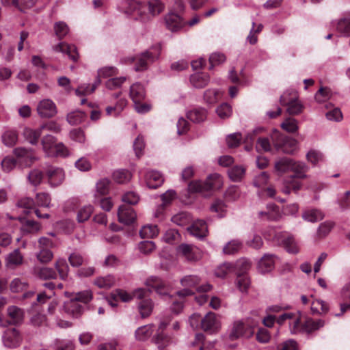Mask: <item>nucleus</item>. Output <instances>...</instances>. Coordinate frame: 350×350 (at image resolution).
<instances>
[{
	"label": "nucleus",
	"mask_w": 350,
	"mask_h": 350,
	"mask_svg": "<svg viewBox=\"0 0 350 350\" xmlns=\"http://www.w3.org/2000/svg\"><path fill=\"white\" fill-rule=\"evenodd\" d=\"M272 142L277 149H281L284 153L293 154L298 148V142L292 137H284L275 130L271 135Z\"/></svg>",
	"instance_id": "nucleus-1"
},
{
	"label": "nucleus",
	"mask_w": 350,
	"mask_h": 350,
	"mask_svg": "<svg viewBox=\"0 0 350 350\" xmlns=\"http://www.w3.org/2000/svg\"><path fill=\"white\" fill-rule=\"evenodd\" d=\"M159 56V49L149 50L142 53L135 59V61L136 62L135 70L136 71H143L146 70L148 65L158 59Z\"/></svg>",
	"instance_id": "nucleus-2"
},
{
	"label": "nucleus",
	"mask_w": 350,
	"mask_h": 350,
	"mask_svg": "<svg viewBox=\"0 0 350 350\" xmlns=\"http://www.w3.org/2000/svg\"><path fill=\"white\" fill-rule=\"evenodd\" d=\"M152 340L159 350H164L176 342L175 333L156 332Z\"/></svg>",
	"instance_id": "nucleus-3"
},
{
	"label": "nucleus",
	"mask_w": 350,
	"mask_h": 350,
	"mask_svg": "<svg viewBox=\"0 0 350 350\" xmlns=\"http://www.w3.org/2000/svg\"><path fill=\"white\" fill-rule=\"evenodd\" d=\"M200 278L195 275H186L180 280L183 286L189 288H196L198 292H208L212 288V286L208 283L199 285Z\"/></svg>",
	"instance_id": "nucleus-4"
},
{
	"label": "nucleus",
	"mask_w": 350,
	"mask_h": 350,
	"mask_svg": "<svg viewBox=\"0 0 350 350\" xmlns=\"http://www.w3.org/2000/svg\"><path fill=\"white\" fill-rule=\"evenodd\" d=\"M289 94L285 92L280 98V104L286 105V111L291 115H297L302 111L303 106L295 96L291 99L287 97Z\"/></svg>",
	"instance_id": "nucleus-5"
},
{
	"label": "nucleus",
	"mask_w": 350,
	"mask_h": 350,
	"mask_svg": "<svg viewBox=\"0 0 350 350\" xmlns=\"http://www.w3.org/2000/svg\"><path fill=\"white\" fill-rule=\"evenodd\" d=\"M220 326L219 319L213 312H208L202 320V329L211 334L218 332Z\"/></svg>",
	"instance_id": "nucleus-6"
},
{
	"label": "nucleus",
	"mask_w": 350,
	"mask_h": 350,
	"mask_svg": "<svg viewBox=\"0 0 350 350\" xmlns=\"http://www.w3.org/2000/svg\"><path fill=\"white\" fill-rule=\"evenodd\" d=\"M37 111L38 115L44 118H52L57 112L55 104L50 99L41 100L37 106Z\"/></svg>",
	"instance_id": "nucleus-7"
},
{
	"label": "nucleus",
	"mask_w": 350,
	"mask_h": 350,
	"mask_svg": "<svg viewBox=\"0 0 350 350\" xmlns=\"http://www.w3.org/2000/svg\"><path fill=\"white\" fill-rule=\"evenodd\" d=\"M22 337L15 328L8 329L3 335V342L5 347L16 348L20 345Z\"/></svg>",
	"instance_id": "nucleus-8"
},
{
	"label": "nucleus",
	"mask_w": 350,
	"mask_h": 350,
	"mask_svg": "<svg viewBox=\"0 0 350 350\" xmlns=\"http://www.w3.org/2000/svg\"><path fill=\"white\" fill-rule=\"evenodd\" d=\"M118 221L125 225L132 224L137 218L136 213L130 206L122 204L118 211Z\"/></svg>",
	"instance_id": "nucleus-9"
},
{
	"label": "nucleus",
	"mask_w": 350,
	"mask_h": 350,
	"mask_svg": "<svg viewBox=\"0 0 350 350\" xmlns=\"http://www.w3.org/2000/svg\"><path fill=\"white\" fill-rule=\"evenodd\" d=\"M49 184L51 187H55L60 185L65 178V174L62 168L50 167L46 172Z\"/></svg>",
	"instance_id": "nucleus-10"
},
{
	"label": "nucleus",
	"mask_w": 350,
	"mask_h": 350,
	"mask_svg": "<svg viewBox=\"0 0 350 350\" xmlns=\"http://www.w3.org/2000/svg\"><path fill=\"white\" fill-rule=\"evenodd\" d=\"M63 310L68 315L77 318L83 312L84 306L70 296V299L64 302Z\"/></svg>",
	"instance_id": "nucleus-11"
},
{
	"label": "nucleus",
	"mask_w": 350,
	"mask_h": 350,
	"mask_svg": "<svg viewBox=\"0 0 350 350\" xmlns=\"http://www.w3.org/2000/svg\"><path fill=\"white\" fill-rule=\"evenodd\" d=\"M297 178L292 175L284 178L282 181V192L286 195H289L291 191L297 193L302 187V183Z\"/></svg>",
	"instance_id": "nucleus-12"
},
{
	"label": "nucleus",
	"mask_w": 350,
	"mask_h": 350,
	"mask_svg": "<svg viewBox=\"0 0 350 350\" xmlns=\"http://www.w3.org/2000/svg\"><path fill=\"white\" fill-rule=\"evenodd\" d=\"M278 257L274 254H265L258 262V270L262 273L271 271L275 267Z\"/></svg>",
	"instance_id": "nucleus-13"
},
{
	"label": "nucleus",
	"mask_w": 350,
	"mask_h": 350,
	"mask_svg": "<svg viewBox=\"0 0 350 350\" xmlns=\"http://www.w3.org/2000/svg\"><path fill=\"white\" fill-rule=\"evenodd\" d=\"M188 232L193 237L202 239L207 236L208 227L206 222L202 219L195 221L187 228Z\"/></svg>",
	"instance_id": "nucleus-14"
},
{
	"label": "nucleus",
	"mask_w": 350,
	"mask_h": 350,
	"mask_svg": "<svg viewBox=\"0 0 350 350\" xmlns=\"http://www.w3.org/2000/svg\"><path fill=\"white\" fill-rule=\"evenodd\" d=\"M53 49L55 52L67 54L74 62H77L78 60L79 54L75 45L68 44L64 42H62L54 46Z\"/></svg>",
	"instance_id": "nucleus-15"
},
{
	"label": "nucleus",
	"mask_w": 350,
	"mask_h": 350,
	"mask_svg": "<svg viewBox=\"0 0 350 350\" xmlns=\"http://www.w3.org/2000/svg\"><path fill=\"white\" fill-rule=\"evenodd\" d=\"M278 240L282 243L286 251L289 253L297 254L299 252V247L295 239L286 234L280 233L277 234Z\"/></svg>",
	"instance_id": "nucleus-16"
},
{
	"label": "nucleus",
	"mask_w": 350,
	"mask_h": 350,
	"mask_svg": "<svg viewBox=\"0 0 350 350\" xmlns=\"http://www.w3.org/2000/svg\"><path fill=\"white\" fill-rule=\"evenodd\" d=\"M5 262L8 268L14 269L23 264V256L19 249H16L6 256Z\"/></svg>",
	"instance_id": "nucleus-17"
},
{
	"label": "nucleus",
	"mask_w": 350,
	"mask_h": 350,
	"mask_svg": "<svg viewBox=\"0 0 350 350\" xmlns=\"http://www.w3.org/2000/svg\"><path fill=\"white\" fill-rule=\"evenodd\" d=\"M258 217L262 220H277L280 217L278 206L273 204H268L265 210L258 212Z\"/></svg>",
	"instance_id": "nucleus-18"
},
{
	"label": "nucleus",
	"mask_w": 350,
	"mask_h": 350,
	"mask_svg": "<svg viewBox=\"0 0 350 350\" xmlns=\"http://www.w3.org/2000/svg\"><path fill=\"white\" fill-rule=\"evenodd\" d=\"M129 96L134 103L142 102L146 96L144 87L139 83H135L130 87Z\"/></svg>",
	"instance_id": "nucleus-19"
},
{
	"label": "nucleus",
	"mask_w": 350,
	"mask_h": 350,
	"mask_svg": "<svg viewBox=\"0 0 350 350\" xmlns=\"http://www.w3.org/2000/svg\"><path fill=\"white\" fill-rule=\"evenodd\" d=\"M210 81L208 74L205 72H196L191 75L190 83L196 88H203Z\"/></svg>",
	"instance_id": "nucleus-20"
},
{
	"label": "nucleus",
	"mask_w": 350,
	"mask_h": 350,
	"mask_svg": "<svg viewBox=\"0 0 350 350\" xmlns=\"http://www.w3.org/2000/svg\"><path fill=\"white\" fill-rule=\"evenodd\" d=\"M163 183V178L160 172L150 171L146 174V185L150 189H157Z\"/></svg>",
	"instance_id": "nucleus-21"
},
{
	"label": "nucleus",
	"mask_w": 350,
	"mask_h": 350,
	"mask_svg": "<svg viewBox=\"0 0 350 350\" xmlns=\"http://www.w3.org/2000/svg\"><path fill=\"white\" fill-rule=\"evenodd\" d=\"M165 21L167 29L172 31H177L183 25L181 18L174 13L167 14L165 17Z\"/></svg>",
	"instance_id": "nucleus-22"
},
{
	"label": "nucleus",
	"mask_w": 350,
	"mask_h": 350,
	"mask_svg": "<svg viewBox=\"0 0 350 350\" xmlns=\"http://www.w3.org/2000/svg\"><path fill=\"white\" fill-rule=\"evenodd\" d=\"M204 185L205 191L219 189L222 186V180L218 174H211L204 182Z\"/></svg>",
	"instance_id": "nucleus-23"
},
{
	"label": "nucleus",
	"mask_w": 350,
	"mask_h": 350,
	"mask_svg": "<svg viewBox=\"0 0 350 350\" xmlns=\"http://www.w3.org/2000/svg\"><path fill=\"white\" fill-rule=\"evenodd\" d=\"M42 134L40 127L33 129L26 127L23 129V135L26 141L32 145L37 144L38 139Z\"/></svg>",
	"instance_id": "nucleus-24"
},
{
	"label": "nucleus",
	"mask_w": 350,
	"mask_h": 350,
	"mask_svg": "<svg viewBox=\"0 0 350 350\" xmlns=\"http://www.w3.org/2000/svg\"><path fill=\"white\" fill-rule=\"evenodd\" d=\"M293 159L283 157L275 162L274 169L275 172L282 175L284 173L288 172L292 168Z\"/></svg>",
	"instance_id": "nucleus-25"
},
{
	"label": "nucleus",
	"mask_w": 350,
	"mask_h": 350,
	"mask_svg": "<svg viewBox=\"0 0 350 350\" xmlns=\"http://www.w3.org/2000/svg\"><path fill=\"white\" fill-rule=\"evenodd\" d=\"M100 82V79L98 77H96L94 83L92 85L89 83H83L75 90V94L77 96H85L90 94L95 91Z\"/></svg>",
	"instance_id": "nucleus-26"
},
{
	"label": "nucleus",
	"mask_w": 350,
	"mask_h": 350,
	"mask_svg": "<svg viewBox=\"0 0 350 350\" xmlns=\"http://www.w3.org/2000/svg\"><path fill=\"white\" fill-rule=\"evenodd\" d=\"M177 252L179 254L190 261L197 260L198 258L191 245L181 244L178 247Z\"/></svg>",
	"instance_id": "nucleus-27"
},
{
	"label": "nucleus",
	"mask_w": 350,
	"mask_h": 350,
	"mask_svg": "<svg viewBox=\"0 0 350 350\" xmlns=\"http://www.w3.org/2000/svg\"><path fill=\"white\" fill-rule=\"evenodd\" d=\"M292 165L291 171L295 173L293 176L301 179L307 178L306 172L308 170V167L305 163L293 160Z\"/></svg>",
	"instance_id": "nucleus-28"
},
{
	"label": "nucleus",
	"mask_w": 350,
	"mask_h": 350,
	"mask_svg": "<svg viewBox=\"0 0 350 350\" xmlns=\"http://www.w3.org/2000/svg\"><path fill=\"white\" fill-rule=\"evenodd\" d=\"M153 324H148L137 328L135 332L136 340L144 341L147 340L152 334Z\"/></svg>",
	"instance_id": "nucleus-29"
},
{
	"label": "nucleus",
	"mask_w": 350,
	"mask_h": 350,
	"mask_svg": "<svg viewBox=\"0 0 350 350\" xmlns=\"http://www.w3.org/2000/svg\"><path fill=\"white\" fill-rule=\"evenodd\" d=\"M42 144L44 151L48 156L53 157L55 152L54 146L57 145L55 137L51 135H45L42 139Z\"/></svg>",
	"instance_id": "nucleus-30"
},
{
	"label": "nucleus",
	"mask_w": 350,
	"mask_h": 350,
	"mask_svg": "<svg viewBox=\"0 0 350 350\" xmlns=\"http://www.w3.org/2000/svg\"><path fill=\"white\" fill-rule=\"evenodd\" d=\"M187 118L196 123H200L206 118V111L203 108H196L187 113Z\"/></svg>",
	"instance_id": "nucleus-31"
},
{
	"label": "nucleus",
	"mask_w": 350,
	"mask_h": 350,
	"mask_svg": "<svg viewBox=\"0 0 350 350\" xmlns=\"http://www.w3.org/2000/svg\"><path fill=\"white\" fill-rule=\"evenodd\" d=\"M148 12L152 16L161 14L165 9V5L161 0H149L147 2Z\"/></svg>",
	"instance_id": "nucleus-32"
},
{
	"label": "nucleus",
	"mask_w": 350,
	"mask_h": 350,
	"mask_svg": "<svg viewBox=\"0 0 350 350\" xmlns=\"http://www.w3.org/2000/svg\"><path fill=\"white\" fill-rule=\"evenodd\" d=\"M152 309L153 304L150 299H144L138 302V310L142 318L150 316Z\"/></svg>",
	"instance_id": "nucleus-33"
},
{
	"label": "nucleus",
	"mask_w": 350,
	"mask_h": 350,
	"mask_svg": "<svg viewBox=\"0 0 350 350\" xmlns=\"http://www.w3.org/2000/svg\"><path fill=\"white\" fill-rule=\"evenodd\" d=\"M55 267L62 280H66L68 276L69 267L64 258H59L55 263Z\"/></svg>",
	"instance_id": "nucleus-34"
},
{
	"label": "nucleus",
	"mask_w": 350,
	"mask_h": 350,
	"mask_svg": "<svg viewBox=\"0 0 350 350\" xmlns=\"http://www.w3.org/2000/svg\"><path fill=\"white\" fill-rule=\"evenodd\" d=\"M245 173V169L241 165H235L228 170V174L230 180L234 182L241 181Z\"/></svg>",
	"instance_id": "nucleus-35"
},
{
	"label": "nucleus",
	"mask_w": 350,
	"mask_h": 350,
	"mask_svg": "<svg viewBox=\"0 0 350 350\" xmlns=\"http://www.w3.org/2000/svg\"><path fill=\"white\" fill-rule=\"evenodd\" d=\"M220 97L221 93L217 89H208L204 93V100L208 105L215 104Z\"/></svg>",
	"instance_id": "nucleus-36"
},
{
	"label": "nucleus",
	"mask_w": 350,
	"mask_h": 350,
	"mask_svg": "<svg viewBox=\"0 0 350 350\" xmlns=\"http://www.w3.org/2000/svg\"><path fill=\"white\" fill-rule=\"evenodd\" d=\"M250 262L247 259L241 258L233 264L234 272L237 275H239V273L240 275H245V273L250 269Z\"/></svg>",
	"instance_id": "nucleus-37"
},
{
	"label": "nucleus",
	"mask_w": 350,
	"mask_h": 350,
	"mask_svg": "<svg viewBox=\"0 0 350 350\" xmlns=\"http://www.w3.org/2000/svg\"><path fill=\"white\" fill-rule=\"evenodd\" d=\"M324 324V321L321 319L314 321L308 319L304 323V332L311 333L323 327Z\"/></svg>",
	"instance_id": "nucleus-38"
},
{
	"label": "nucleus",
	"mask_w": 350,
	"mask_h": 350,
	"mask_svg": "<svg viewBox=\"0 0 350 350\" xmlns=\"http://www.w3.org/2000/svg\"><path fill=\"white\" fill-rule=\"evenodd\" d=\"M94 284L100 288H109L115 284V279L111 275L98 277L95 279Z\"/></svg>",
	"instance_id": "nucleus-39"
},
{
	"label": "nucleus",
	"mask_w": 350,
	"mask_h": 350,
	"mask_svg": "<svg viewBox=\"0 0 350 350\" xmlns=\"http://www.w3.org/2000/svg\"><path fill=\"white\" fill-rule=\"evenodd\" d=\"M159 234L157 226L148 224L143 226L139 230V235L142 238H153Z\"/></svg>",
	"instance_id": "nucleus-40"
},
{
	"label": "nucleus",
	"mask_w": 350,
	"mask_h": 350,
	"mask_svg": "<svg viewBox=\"0 0 350 350\" xmlns=\"http://www.w3.org/2000/svg\"><path fill=\"white\" fill-rule=\"evenodd\" d=\"M8 314L10 318L11 323L16 324L21 322L23 318V312L19 308L12 306L8 308Z\"/></svg>",
	"instance_id": "nucleus-41"
},
{
	"label": "nucleus",
	"mask_w": 350,
	"mask_h": 350,
	"mask_svg": "<svg viewBox=\"0 0 350 350\" xmlns=\"http://www.w3.org/2000/svg\"><path fill=\"white\" fill-rule=\"evenodd\" d=\"M16 205L18 208L23 209L24 213L29 214L31 210L34 209L35 202L31 198L24 197L18 201Z\"/></svg>",
	"instance_id": "nucleus-42"
},
{
	"label": "nucleus",
	"mask_w": 350,
	"mask_h": 350,
	"mask_svg": "<svg viewBox=\"0 0 350 350\" xmlns=\"http://www.w3.org/2000/svg\"><path fill=\"white\" fill-rule=\"evenodd\" d=\"M291 320L289 321V328L293 334L304 332V324H301L300 319L297 314L294 313Z\"/></svg>",
	"instance_id": "nucleus-43"
},
{
	"label": "nucleus",
	"mask_w": 350,
	"mask_h": 350,
	"mask_svg": "<svg viewBox=\"0 0 350 350\" xmlns=\"http://www.w3.org/2000/svg\"><path fill=\"white\" fill-rule=\"evenodd\" d=\"M43 177L44 174L41 170L33 169L29 172L27 178L31 185L37 187L42 183Z\"/></svg>",
	"instance_id": "nucleus-44"
},
{
	"label": "nucleus",
	"mask_w": 350,
	"mask_h": 350,
	"mask_svg": "<svg viewBox=\"0 0 350 350\" xmlns=\"http://www.w3.org/2000/svg\"><path fill=\"white\" fill-rule=\"evenodd\" d=\"M113 178L118 183H125L131 180V174L127 170H118L113 172Z\"/></svg>",
	"instance_id": "nucleus-45"
},
{
	"label": "nucleus",
	"mask_w": 350,
	"mask_h": 350,
	"mask_svg": "<svg viewBox=\"0 0 350 350\" xmlns=\"http://www.w3.org/2000/svg\"><path fill=\"white\" fill-rule=\"evenodd\" d=\"M18 140V135L15 131H6L2 135V142L9 147L14 146Z\"/></svg>",
	"instance_id": "nucleus-46"
},
{
	"label": "nucleus",
	"mask_w": 350,
	"mask_h": 350,
	"mask_svg": "<svg viewBox=\"0 0 350 350\" xmlns=\"http://www.w3.org/2000/svg\"><path fill=\"white\" fill-rule=\"evenodd\" d=\"M242 247V243L238 239L229 241L223 248V252L226 254H234L239 251Z\"/></svg>",
	"instance_id": "nucleus-47"
},
{
	"label": "nucleus",
	"mask_w": 350,
	"mask_h": 350,
	"mask_svg": "<svg viewBox=\"0 0 350 350\" xmlns=\"http://www.w3.org/2000/svg\"><path fill=\"white\" fill-rule=\"evenodd\" d=\"M28 286L27 282L24 279L14 278L10 283V290L13 293H21L26 290Z\"/></svg>",
	"instance_id": "nucleus-48"
},
{
	"label": "nucleus",
	"mask_w": 350,
	"mask_h": 350,
	"mask_svg": "<svg viewBox=\"0 0 350 350\" xmlns=\"http://www.w3.org/2000/svg\"><path fill=\"white\" fill-rule=\"evenodd\" d=\"M236 285L239 291L243 293H247L250 285V281L246 275H237L235 281Z\"/></svg>",
	"instance_id": "nucleus-49"
},
{
	"label": "nucleus",
	"mask_w": 350,
	"mask_h": 350,
	"mask_svg": "<svg viewBox=\"0 0 350 350\" xmlns=\"http://www.w3.org/2000/svg\"><path fill=\"white\" fill-rule=\"evenodd\" d=\"M93 211V206L91 205H85L81 207L77 212V221L79 222H84L87 221L92 214Z\"/></svg>",
	"instance_id": "nucleus-50"
},
{
	"label": "nucleus",
	"mask_w": 350,
	"mask_h": 350,
	"mask_svg": "<svg viewBox=\"0 0 350 350\" xmlns=\"http://www.w3.org/2000/svg\"><path fill=\"white\" fill-rule=\"evenodd\" d=\"M234 272L233 264L230 262H225L219 265L215 271L217 277L224 278L228 273Z\"/></svg>",
	"instance_id": "nucleus-51"
},
{
	"label": "nucleus",
	"mask_w": 350,
	"mask_h": 350,
	"mask_svg": "<svg viewBox=\"0 0 350 350\" xmlns=\"http://www.w3.org/2000/svg\"><path fill=\"white\" fill-rule=\"evenodd\" d=\"M180 234L178 230L174 229H169L163 234L162 240L169 244H174L180 240Z\"/></svg>",
	"instance_id": "nucleus-52"
},
{
	"label": "nucleus",
	"mask_w": 350,
	"mask_h": 350,
	"mask_svg": "<svg viewBox=\"0 0 350 350\" xmlns=\"http://www.w3.org/2000/svg\"><path fill=\"white\" fill-rule=\"evenodd\" d=\"M85 118V113L81 111H76L69 113L66 119L71 125H77L81 123Z\"/></svg>",
	"instance_id": "nucleus-53"
},
{
	"label": "nucleus",
	"mask_w": 350,
	"mask_h": 350,
	"mask_svg": "<svg viewBox=\"0 0 350 350\" xmlns=\"http://www.w3.org/2000/svg\"><path fill=\"white\" fill-rule=\"evenodd\" d=\"M244 331V325L242 322L238 321L233 324L232 329L229 334V338L231 340H236L243 336Z\"/></svg>",
	"instance_id": "nucleus-54"
},
{
	"label": "nucleus",
	"mask_w": 350,
	"mask_h": 350,
	"mask_svg": "<svg viewBox=\"0 0 350 350\" xmlns=\"http://www.w3.org/2000/svg\"><path fill=\"white\" fill-rule=\"evenodd\" d=\"M148 285L151 286L155 291L161 296H168L166 287L161 282V281L155 278L148 281Z\"/></svg>",
	"instance_id": "nucleus-55"
},
{
	"label": "nucleus",
	"mask_w": 350,
	"mask_h": 350,
	"mask_svg": "<svg viewBox=\"0 0 350 350\" xmlns=\"http://www.w3.org/2000/svg\"><path fill=\"white\" fill-rule=\"evenodd\" d=\"M303 218L310 222H317L323 218V213L317 209L306 211L303 214Z\"/></svg>",
	"instance_id": "nucleus-56"
},
{
	"label": "nucleus",
	"mask_w": 350,
	"mask_h": 350,
	"mask_svg": "<svg viewBox=\"0 0 350 350\" xmlns=\"http://www.w3.org/2000/svg\"><path fill=\"white\" fill-rule=\"evenodd\" d=\"M336 29L345 36L350 35V16L341 18L337 23Z\"/></svg>",
	"instance_id": "nucleus-57"
},
{
	"label": "nucleus",
	"mask_w": 350,
	"mask_h": 350,
	"mask_svg": "<svg viewBox=\"0 0 350 350\" xmlns=\"http://www.w3.org/2000/svg\"><path fill=\"white\" fill-rule=\"evenodd\" d=\"M36 199L38 206L46 208L51 206V197L49 193L46 192L38 193Z\"/></svg>",
	"instance_id": "nucleus-58"
},
{
	"label": "nucleus",
	"mask_w": 350,
	"mask_h": 350,
	"mask_svg": "<svg viewBox=\"0 0 350 350\" xmlns=\"http://www.w3.org/2000/svg\"><path fill=\"white\" fill-rule=\"evenodd\" d=\"M54 31L59 39L64 38L69 32L68 25L62 21L56 22L54 24Z\"/></svg>",
	"instance_id": "nucleus-59"
},
{
	"label": "nucleus",
	"mask_w": 350,
	"mask_h": 350,
	"mask_svg": "<svg viewBox=\"0 0 350 350\" xmlns=\"http://www.w3.org/2000/svg\"><path fill=\"white\" fill-rule=\"evenodd\" d=\"M79 303L88 304L92 299V293L90 290H85L71 295Z\"/></svg>",
	"instance_id": "nucleus-60"
},
{
	"label": "nucleus",
	"mask_w": 350,
	"mask_h": 350,
	"mask_svg": "<svg viewBox=\"0 0 350 350\" xmlns=\"http://www.w3.org/2000/svg\"><path fill=\"white\" fill-rule=\"evenodd\" d=\"M332 92L329 88L321 87L315 94L314 98L318 103H323L330 98Z\"/></svg>",
	"instance_id": "nucleus-61"
},
{
	"label": "nucleus",
	"mask_w": 350,
	"mask_h": 350,
	"mask_svg": "<svg viewBox=\"0 0 350 350\" xmlns=\"http://www.w3.org/2000/svg\"><path fill=\"white\" fill-rule=\"evenodd\" d=\"M126 80L125 77L111 78L106 81L105 86L109 90H116L120 88Z\"/></svg>",
	"instance_id": "nucleus-62"
},
{
	"label": "nucleus",
	"mask_w": 350,
	"mask_h": 350,
	"mask_svg": "<svg viewBox=\"0 0 350 350\" xmlns=\"http://www.w3.org/2000/svg\"><path fill=\"white\" fill-rule=\"evenodd\" d=\"M281 127L282 129L285 130L288 133H295L299 129L297 125V121L295 119L291 118H286L281 124Z\"/></svg>",
	"instance_id": "nucleus-63"
},
{
	"label": "nucleus",
	"mask_w": 350,
	"mask_h": 350,
	"mask_svg": "<svg viewBox=\"0 0 350 350\" xmlns=\"http://www.w3.org/2000/svg\"><path fill=\"white\" fill-rule=\"evenodd\" d=\"M329 308L326 303L323 300L316 299L312 302L311 310L312 313H326Z\"/></svg>",
	"instance_id": "nucleus-64"
}]
</instances>
